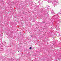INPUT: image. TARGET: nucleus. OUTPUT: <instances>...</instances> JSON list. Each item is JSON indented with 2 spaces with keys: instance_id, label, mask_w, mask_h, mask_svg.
<instances>
[{
  "instance_id": "f03ea898",
  "label": "nucleus",
  "mask_w": 61,
  "mask_h": 61,
  "mask_svg": "<svg viewBox=\"0 0 61 61\" xmlns=\"http://www.w3.org/2000/svg\"><path fill=\"white\" fill-rule=\"evenodd\" d=\"M33 36H31V37H32Z\"/></svg>"
},
{
  "instance_id": "7ed1b4c3",
  "label": "nucleus",
  "mask_w": 61,
  "mask_h": 61,
  "mask_svg": "<svg viewBox=\"0 0 61 61\" xmlns=\"http://www.w3.org/2000/svg\"><path fill=\"white\" fill-rule=\"evenodd\" d=\"M33 61V60H32V61Z\"/></svg>"
},
{
  "instance_id": "20e7f679",
  "label": "nucleus",
  "mask_w": 61,
  "mask_h": 61,
  "mask_svg": "<svg viewBox=\"0 0 61 61\" xmlns=\"http://www.w3.org/2000/svg\"><path fill=\"white\" fill-rule=\"evenodd\" d=\"M20 33V34H21V33Z\"/></svg>"
},
{
  "instance_id": "f257e3e1",
  "label": "nucleus",
  "mask_w": 61,
  "mask_h": 61,
  "mask_svg": "<svg viewBox=\"0 0 61 61\" xmlns=\"http://www.w3.org/2000/svg\"><path fill=\"white\" fill-rule=\"evenodd\" d=\"M29 49H32V47H30V48Z\"/></svg>"
}]
</instances>
